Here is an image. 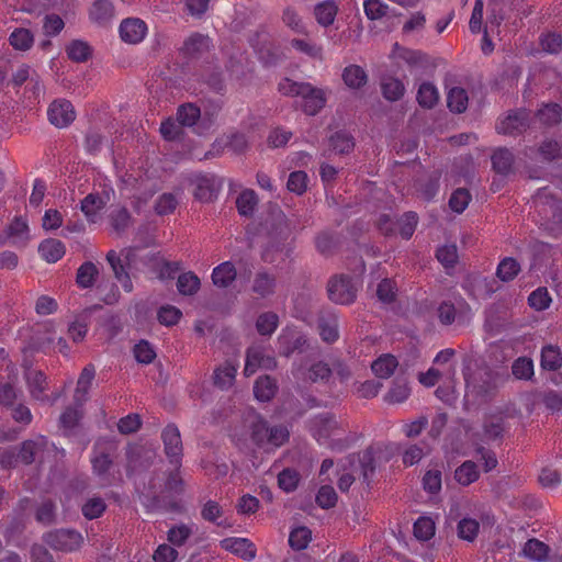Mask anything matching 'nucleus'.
I'll return each mask as SVG.
<instances>
[{
    "label": "nucleus",
    "mask_w": 562,
    "mask_h": 562,
    "mask_svg": "<svg viewBox=\"0 0 562 562\" xmlns=\"http://www.w3.org/2000/svg\"><path fill=\"white\" fill-rule=\"evenodd\" d=\"M263 227L269 243L262 252V259L266 262H273L271 250L282 251L285 248V243L292 235V226L284 212L279 206L272 205Z\"/></svg>",
    "instance_id": "obj_1"
},
{
    "label": "nucleus",
    "mask_w": 562,
    "mask_h": 562,
    "mask_svg": "<svg viewBox=\"0 0 562 562\" xmlns=\"http://www.w3.org/2000/svg\"><path fill=\"white\" fill-rule=\"evenodd\" d=\"M279 91L286 97L302 98V111L311 116L318 114L326 105V93L323 89L310 82H299L283 78L278 86Z\"/></svg>",
    "instance_id": "obj_2"
},
{
    "label": "nucleus",
    "mask_w": 562,
    "mask_h": 562,
    "mask_svg": "<svg viewBox=\"0 0 562 562\" xmlns=\"http://www.w3.org/2000/svg\"><path fill=\"white\" fill-rule=\"evenodd\" d=\"M532 202L544 228L553 236H561L562 200L548 191L547 188H541L532 196Z\"/></svg>",
    "instance_id": "obj_3"
},
{
    "label": "nucleus",
    "mask_w": 562,
    "mask_h": 562,
    "mask_svg": "<svg viewBox=\"0 0 562 562\" xmlns=\"http://www.w3.org/2000/svg\"><path fill=\"white\" fill-rule=\"evenodd\" d=\"M501 380L499 373L491 369H484L471 376H465L468 394L487 403L496 396Z\"/></svg>",
    "instance_id": "obj_4"
},
{
    "label": "nucleus",
    "mask_w": 562,
    "mask_h": 562,
    "mask_svg": "<svg viewBox=\"0 0 562 562\" xmlns=\"http://www.w3.org/2000/svg\"><path fill=\"white\" fill-rule=\"evenodd\" d=\"M327 292L331 302L348 305L355 302L358 289L351 277L341 274L328 281Z\"/></svg>",
    "instance_id": "obj_5"
},
{
    "label": "nucleus",
    "mask_w": 562,
    "mask_h": 562,
    "mask_svg": "<svg viewBox=\"0 0 562 562\" xmlns=\"http://www.w3.org/2000/svg\"><path fill=\"white\" fill-rule=\"evenodd\" d=\"M161 439L169 462L181 467L183 447L179 428L173 424L167 425L161 432Z\"/></svg>",
    "instance_id": "obj_6"
},
{
    "label": "nucleus",
    "mask_w": 562,
    "mask_h": 562,
    "mask_svg": "<svg viewBox=\"0 0 562 562\" xmlns=\"http://www.w3.org/2000/svg\"><path fill=\"white\" fill-rule=\"evenodd\" d=\"M190 183L194 198L200 202L213 201L221 189V181L213 175H196Z\"/></svg>",
    "instance_id": "obj_7"
},
{
    "label": "nucleus",
    "mask_w": 562,
    "mask_h": 562,
    "mask_svg": "<svg viewBox=\"0 0 562 562\" xmlns=\"http://www.w3.org/2000/svg\"><path fill=\"white\" fill-rule=\"evenodd\" d=\"M44 541L54 550L74 551L80 547L82 537L77 531L59 529L47 532L44 536Z\"/></svg>",
    "instance_id": "obj_8"
},
{
    "label": "nucleus",
    "mask_w": 562,
    "mask_h": 562,
    "mask_svg": "<svg viewBox=\"0 0 562 562\" xmlns=\"http://www.w3.org/2000/svg\"><path fill=\"white\" fill-rule=\"evenodd\" d=\"M529 127V112L526 109L510 111L496 126L499 134L520 135Z\"/></svg>",
    "instance_id": "obj_9"
},
{
    "label": "nucleus",
    "mask_w": 562,
    "mask_h": 562,
    "mask_svg": "<svg viewBox=\"0 0 562 562\" xmlns=\"http://www.w3.org/2000/svg\"><path fill=\"white\" fill-rule=\"evenodd\" d=\"M259 368L273 370L277 368V361L274 357L265 353L262 348L251 347L246 353L244 373L247 376L252 375Z\"/></svg>",
    "instance_id": "obj_10"
},
{
    "label": "nucleus",
    "mask_w": 562,
    "mask_h": 562,
    "mask_svg": "<svg viewBox=\"0 0 562 562\" xmlns=\"http://www.w3.org/2000/svg\"><path fill=\"white\" fill-rule=\"evenodd\" d=\"M49 122L56 127L68 126L76 117L72 104L68 100H55L47 111Z\"/></svg>",
    "instance_id": "obj_11"
},
{
    "label": "nucleus",
    "mask_w": 562,
    "mask_h": 562,
    "mask_svg": "<svg viewBox=\"0 0 562 562\" xmlns=\"http://www.w3.org/2000/svg\"><path fill=\"white\" fill-rule=\"evenodd\" d=\"M106 260L113 270L115 279L122 284L126 292H131L133 290V283L127 271V267L130 265V251L123 260L114 250H110L106 254Z\"/></svg>",
    "instance_id": "obj_12"
},
{
    "label": "nucleus",
    "mask_w": 562,
    "mask_h": 562,
    "mask_svg": "<svg viewBox=\"0 0 562 562\" xmlns=\"http://www.w3.org/2000/svg\"><path fill=\"white\" fill-rule=\"evenodd\" d=\"M339 428V423L331 413H323L310 420V429L317 439L329 438Z\"/></svg>",
    "instance_id": "obj_13"
},
{
    "label": "nucleus",
    "mask_w": 562,
    "mask_h": 562,
    "mask_svg": "<svg viewBox=\"0 0 562 562\" xmlns=\"http://www.w3.org/2000/svg\"><path fill=\"white\" fill-rule=\"evenodd\" d=\"M317 329L323 341L333 344L338 340V317L330 311H322L317 317Z\"/></svg>",
    "instance_id": "obj_14"
},
{
    "label": "nucleus",
    "mask_w": 562,
    "mask_h": 562,
    "mask_svg": "<svg viewBox=\"0 0 562 562\" xmlns=\"http://www.w3.org/2000/svg\"><path fill=\"white\" fill-rule=\"evenodd\" d=\"M114 446L95 443L93 457L91 459L92 469L98 476H104L113 464L112 452Z\"/></svg>",
    "instance_id": "obj_15"
},
{
    "label": "nucleus",
    "mask_w": 562,
    "mask_h": 562,
    "mask_svg": "<svg viewBox=\"0 0 562 562\" xmlns=\"http://www.w3.org/2000/svg\"><path fill=\"white\" fill-rule=\"evenodd\" d=\"M221 547L246 561H251L256 557V548L254 543L246 538L223 539L221 541Z\"/></svg>",
    "instance_id": "obj_16"
},
{
    "label": "nucleus",
    "mask_w": 562,
    "mask_h": 562,
    "mask_svg": "<svg viewBox=\"0 0 562 562\" xmlns=\"http://www.w3.org/2000/svg\"><path fill=\"white\" fill-rule=\"evenodd\" d=\"M147 26L139 19H126L120 25L121 38L130 44L140 42L146 34Z\"/></svg>",
    "instance_id": "obj_17"
},
{
    "label": "nucleus",
    "mask_w": 562,
    "mask_h": 562,
    "mask_svg": "<svg viewBox=\"0 0 562 562\" xmlns=\"http://www.w3.org/2000/svg\"><path fill=\"white\" fill-rule=\"evenodd\" d=\"M95 376V369L93 364L86 366L77 381V387L74 393V404L82 407L88 400V392L90 385Z\"/></svg>",
    "instance_id": "obj_18"
},
{
    "label": "nucleus",
    "mask_w": 562,
    "mask_h": 562,
    "mask_svg": "<svg viewBox=\"0 0 562 562\" xmlns=\"http://www.w3.org/2000/svg\"><path fill=\"white\" fill-rule=\"evenodd\" d=\"M492 169L501 175L508 176L513 172V166L515 162V156L507 147H498L493 150L491 156Z\"/></svg>",
    "instance_id": "obj_19"
},
{
    "label": "nucleus",
    "mask_w": 562,
    "mask_h": 562,
    "mask_svg": "<svg viewBox=\"0 0 562 562\" xmlns=\"http://www.w3.org/2000/svg\"><path fill=\"white\" fill-rule=\"evenodd\" d=\"M338 11L335 0H325L314 5L313 14L321 26L328 27L334 24Z\"/></svg>",
    "instance_id": "obj_20"
},
{
    "label": "nucleus",
    "mask_w": 562,
    "mask_h": 562,
    "mask_svg": "<svg viewBox=\"0 0 562 562\" xmlns=\"http://www.w3.org/2000/svg\"><path fill=\"white\" fill-rule=\"evenodd\" d=\"M411 389L408 381L404 375H398L392 383L389 392L384 396V401L389 404L403 403L408 398Z\"/></svg>",
    "instance_id": "obj_21"
},
{
    "label": "nucleus",
    "mask_w": 562,
    "mask_h": 562,
    "mask_svg": "<svg viewBox=\"0 0 562 562\" xmlns=\"http://www.w3.org/2000/svg\"><path fill=\"white\" fill-rule=\"evenodd\" d=\"M29 238V226L21 217H15L5 229V239H10L14 245L24 244ZM4 238L0 236V245Z\"/></svg>",
    "instance_id": "obj_22"
},
{
    "label": "nucleus",
    "mask_w": 562,
    "mask_h": 562,
    "mask_svg": "<svg viewBox=\"0 0 562 562\" xmlns=\"http://www.w3.org/2000/svg\"><path fill=\"white\" fill-rule=\"evenodd\" d=\"M236 276L235 266L231 261H225L213 269L212 281L218 288H228Z\"/></svg>",
    "instance_id": "obj_23"
},
{
    "label": "nucleus",
    "mask_w": 562,
    "mask_h": 562,
    "mask_svg": "<svg viewBox=\"0 0 562 562\" xmlns=\"http://www.w3.org/2000/svg\"><path fill=\"white\" fill-rule=\"evenodd\" d=\"M307 339L304 335L290 334L280 337V355L290 357L295 351L302 352L305 350Z\"/></svg>",
    "instance_id": "obj_24"
},
{
    "label": "nucleus",
    "mask_w": 562,
    "mask_h": 562,
    "mask_svg": "<svg viewBox=\"0 0 562 562\" xmlns=\"http://www.w3.org/2000/svg\"><path fill=\"white\" fill-rule=\"evenodd\" d=\"M342 80L350 89H360L368 82L366 70L359 65H349L342 71Z\"/></svg>",
    "instance_id": "obj_25"
},
{
    "label": "nucleus",
    "mask_w": 562,
    "mask_h": 562,
    "mask_svg": "<svg viewBox=\"0 0 562 562\" xmlns=\"http://www.w3.org/2000/svg\"><path fill=\"white\" fill-rule=\"evenodd\" d=\"M278 391L276 380L269 375L259 376L254 385V394L260 402H269Z\"/></svg>",
    "instance_id": "obj_26"
},
{
    "label": "nucleus",
    "mask_w": 562,
    "mask_h": 562,
    "mask_svg": "<svg viewBox=\"0 0 562 562\" xmlns=\"http://www.w3.org/2000/svg\"><path fill=\"white\" fill-rule=\"evenodd\" d=\"M26 382L31 392V395L40 401L47 398L44 392L47 387L46 375L42 371L29 370L25 373Z\"/></svg>",
    "instance_id": "obj_27"
},
{
    "label": "nucleus",
    "mask_w": 562,
    "mask_h": 562,
    "mask_svg": "<svg viewBox=\"0 0 562 562\" xmlns=\"http://www.w3.org/2000/svg\"><path fill=\"white\" fill-rule=\"evenodd\" d=\"M540 123L547 127H552L562 121V106L558 103H547L536 113Z\"/></svg>",
    "instance_id": "obj_28"
},
{
    "label": "nucleus",
    "mask_w": 562,
    "mask_h": 562,
    "mask_svg": "<svg viewBox=\"0 0 562 562\" xmlns=\"http://www.w3.org/2000/svg\"><path fill=\"white\" fill-rule=\"evenodd\" d=\"M398 367L396 357L390 353L380 356L371 364L373 373L380 379L390 378Z\"/></svg>",
    "instance_id": "obj_29"
},
{
    "label": "nucleus",
    "mask_w": 562,
    "mask_h": 562,
    "mask_svg": "<svg viewBox=\"0 0 562 562\" xmlns=\"http://www.w3.org/2000/svg\"><path fill=\"white\" fill-rule=\"evenodd\" d=\"M540 366L547 371H557L562 367V352L559 347L548 345L541 350Z\"/></svg>",
    "instance_id": "obj_30"
},
{
    "label": "nucleus",
    "mask_w": 562,
    "mask_h": 562,
    "mask_svg": "<svg viewBox=\"0 0 562 562\" xmlns=\"http://www.w3.org/2000/svg\"><path fill=\"white\" fill-rule=\"evenodd\" d=\"M38 251L47 262H56L65 255V246L59 239L48 238L40 244Z\"/></svg>",
    "instance_id": "obj_31"
},
{
    "label": "nucleus",
    "mask_w": 562,
    "mask_h": 562,
    "mask_svg": "<svg viewBox=\"0 0 562 562\" xmlns=\"http://www.w3.org/2000/svg\"><path fill=\"white\" fill-rule=\"evenodd\" d=\"M276 284L277 280L273 274L260 271L254 279L252 291L261 297H266L274 293Z\"/></svg>",
    "instance_id": "obj_32"
},
{
    "label": "nucleus",
    "mask_w": 562,
    "mask_h": 562,
    "mask_svg": "<svg viewBox=\"0 0 562 562\" xmlns=\"http://www.w3.org/2000/svg\"><path fill=\"white\" fill-rule=\"evenodd\" d=\"M258 204V196L251 189L241 191L236 199V207L241 216L250 217L254 215Z\"/></svg>",
    "instance_id": "obj_33"
},
{
    "label": "nucleus",
    "mask_w": 562,
    "mask_h": 562,
    "mask_svg": "<svg viewBox=\"0 0 562 562\" xmlns=\"http://www.w3.org/2000/svg\"><path fill=\"white\" fill-rule=\"evenodd\" d=\"M66 53L70 60L75 63H85L91 57L92 49L87 42L74 40L67 45Z\"/></svg>",
    "instance_id": "obj_34"
},
{
    "label": "nucleus",
    "mask_w": 562,
    "mask_h": 562,
    "mask_svg": "<svg viewBox=\"0 0 562 562\" xmlns=\"http://www.w3.org/2000/svg\"><path fill=\"white\" fill-rule=\"evenodd\" d=\"M480 476L477 465L473 461H464L454 471V480L463 485L468 486L475 482Z\"/></svg>",
    "instance_id": "obj_35"
},
{
    "label": "nucleus",
    "mask_w": 562,
    "mask_h": 562,
    "mask_svg": "<svg viewBox=\"0 0 562 562\" xmlns=\"http://www.w3.org/2000/svg\"><path fill=\"white\" fill-rule=\"evenodd\" d=\"M512 373L517 380L533 381V361L528 357H519L512 363Z\"/></svg>",
    "instance_id": "obj_36"
},
{
    "label": "nucleus",
    "mask_w": 562,
    "mask_h": 562,
    "mask_svg": "<svg viewBox=\"0 0 562 562\" xmlns=\"http://www.w3.org/2000/svg\"><path fill=\"white\" fill-rule=\"evenodd\" d=\"M250 438L258 447L268 445L269 441V424L261 416L256 418L250 424Z\"/></svg>",
    "instance_id": "obj_37"
},
{
    "label": "nucleus",
    "mask_w": 562,
    "mask_h": 562,
    "mask_svg": "<svg viewBox=\"0 0 562 562\" xmlns=\"http://www.w3.org/2000/svg\"><path fill=\"white\" fill-rule=\"evenodd\" d=\"M98 274L99 271L95 265L91 261H86L77 270L76 282L80 288H92Z\"/></svg>",
    "instance_id": "obj_38"
},
{
    "label": "nucleus",
    "mask_w": 562,
    "mask_h": 562,
    "mask_svg": "<svg viewBox=\"0 0 562 562\" xmlns=\"http://www.w3.org/2000/svg\"><path fill=\"white\" fill-rule=\"evenodd\" d=\"M505 419L503 417H491L484 420L483 434L488 441L502 440L505 432Z\"/></svg>",
    "instance_id": "obj_39"
},
{
    "label": "nucleus",
    "mask_w": 562,
    "mask_h": 562,
    "mask_svg": "<svg viewBox=\"0 0 562 562\" xmlns=\"http://www.w3.org/2000/svg\"><path fill=\"white\" fill-rule=\"evenodd\" d=\"M201 116V110L193 103L181 104L177 110V122L183 127L193 126Z\"/></svg>",
    "instance_id": "obj_40"
},
{
    "label": "nucleus",
    "mask_w": 562,
    "mask_h": 562,
    "mask_svg": "<svg viewBox=\"0 0 562 562\" xmlns=\"http://www.w3.org/2000/svg\"><path fill=\"white\" fill-rule=\"evenodd\" d=\"M329 145L334 151L344 155L349 154L353 149L355 140L349 133L338 131L329 137Z\"/></svg>",
    "instance_id": "obj_41"
},
{
    "label": "nucleus",
    "mask_w": 562,
    "mask_h": 562,
    "mask_svg": "<svg viewBox=\"0 0 562 562\" xmlns=\"http://www.w3.org/2000/svg\"><path fill=\"white\" fill-rule=\"evenodd\" d=\"M468 93L463 88L453 87L447 95V104L451 112L463 113L468 108Z\"/></svg>",
    "instance_id": "obj_42"
},
{
    "label": "nucleus",
    "mask_w": 562,
    "mask_h": 562,
    "mask_svg": "<svg viewBox=\"0 0 562 562\" xmlns=\"http://www.w3.org/2000/svg\"><path fill=\"white\" fill-rule=\"evenodd\" d=\"M200 286V279L192 271L183 272L178 277L177 289L182 295H194Z\"/></svg>",
    "instance_id": "obj_43"
},
{
    "label": "nucleus",
    "mask_w": 562,
    "mask_h": 562,
    "mask_svg": "<svg viewBox=\"0 0 562 562\" xmlns=\"http://www.w3.org/2000/svg\"><path fill=\"white\" fill-rule=\"evenodd\" d=\"M114 13L113 4L110 0H95L90 10V18L100 24L108 22Z\"/></svg>",
    "instance_id": "obj_44"
},
{
    "label": "nucleus",
    "mask_w": 562,
    "mask_h": 562,
    "mask_svg": "<svg viewBox=\"0 0 562 562\" xmlns=\"http://www.w3.org/2000/svg\"><path fill=\"white\" fill-rule=\"evenodd\" d=\"M383 97L389 101L400 100L405 91V87L401 80L394 77L384 78L381 82Z\"/></svg>",
    "instance_id": "obj_45"
},
{
    "label": "nucleus",
    "mask_w": 562,
    "mask_h": 562,
    "mask_svg": "<svg viewBox=\"0 0 562 562\" xmlns=\"http://www.w3.org/2000/svg\"><path fill=\"white\" fill-rule=\"evenodd\" d=\"M538 153L546 161H562V143L554 139H544L540 144Z\"/></svg>",
    "instance_id": "obj_46"
},
{
    "label": "nucleus",
    "mask_w": 562,
    "mask_h": 562,
    "mask_svg": "<svg viewBox=\"0 0 562 562\" xmlns=\"http://www.w3.org/2000/svg\"><path fill=\"white\" fill-rule=\"evenodd\" d=\"M236 375V368L229 363L215 369L213 373L214 385L226 390L233 385Z\"/></svg>",
    "instance_id": "obj_47"
},
{
    "label": "nucleus",
    "mask_w": 562,
    "mask_h": 562,
    "mask_svg": "<svg viewBox=\"0 0 562 562\" xmlns=\"http://www.w3.org/2000/svg\"><path fill=\"white\" fill-rule=\"evenodd\" d=\"M524 554L535 561H544L548 557L550 548L538 539H529L524 546Z\"/></svg>",
    "instance_id": "obj_48"
},
{
    "label": "nucleus",
    "mask_w": 562,
    "mask_h": 562,
    "mask_svg": "<svg viewBox=\"0 0 562 562\" xmlns=\"http://www.w3.org/2000/svg\"><path fill=\"white\" fill-rule=\"evenodd\" d=\"M519 271H520L519 262L512 257H506L498 263V267L496 270V276L503 282H509L517 277Z\"/></svg>",
    "instance_id": "obj_49"
},
{
    "label": "nucleus",
    "mask_w": 562,
    "mask_h": 562,
    "mask_svg": "<svg viewBox=\"0 0 562 562\" xmlns=\"http://www.w3.org/2000/svg\"><path fill=\"white\" fill-rule=\"evenodd\" d=\"M438 99V91L432 83L424 82L420 85L417 92V101L420 106L431 109L437 104Z\"/></svg>",
    "instance_id": "obj_50"
},
{
    "label": "nucleus",
    "mask_w": 562,
    "mask_h": 562,
    "mask_svg": "<svg viewBox=\"0 0 562 562\" xmlns=\"http://www.w3.org/2000/svg\"><path fill=\"white\" fill-rule=\"evenodd\" d=\"M9 42L15 49L27 50L33 45L34 36L30 30L20 27L11 33Z\"/></svg>",
    "instance_id": "obj_51"
},
{
    "label": "nucleus",
    "mask_w": 562,
    "mask_h": 562,
    "mask_svg": "<svg viewBox=\"0 0 562 562\" xmlns=\"http://www.w3.org/2000/svg\"><path fill=\"white\" fill-rule=\"evenodd\" d=\"M300 480L301 475L295 469L285 468L278 474V485L285 493L295 491Z\"/></svg>",
    "instance_id": "obj_52"
},
{
    "label": "nucleus",
    "mask_w": 562,
    "mask_h": 562,
    "mask_svg": "<svg viewBox=\"0 0 562 562\" xmlns=\"http://www.w3.org/2000/svg\"><path fill=\"white\" fill-rule=\"evenodd\" d=\"M360 467L363 481H370V477L374 474L375 470L379 465L378 461L374 458L373 446L368 447L362 456L360 457Z\"/></svg>",
    "instance_id": "obj_53"
},
{
    "label": "nucleus",
    "mask_w": 562,
    "mask_h": 562,
    "mask_svg": "<svg viewBox=\"0 0 562 562\" xmlns=\"http://www.w3.org/2000/svg\"><path fill=\"white\" fill-rule=\"evenodd\" d=\"M105 201L98 193H89L81 201V211L91 222H93V216H95L98 211L103 209Z\"/></svg>",
    "instance_id": "obj_54"
},
{
    "label": "nucleus",
    "mask_w": 562,
    "mask_h": 562,
    "mask_svg": "<svg viewBox=\"0 0 562 562\" xmlns=\"http://www.w3.org/2000/svg\"><path fill=\"white\" fill-rule=\"evenodd\" d=\"M417 222L418 217L416 213H404L398 220H396V228H398L400 235L404 239H409L416 229Z\"/></svg>",
    "instance_id": "obj_55"
},
{
    "label": "nucleus",
    "mask_w": 562,
    "mask_h": 562,
    "mask_svg": "<svg viewBox=\"0 0 562 562\" xmlns=\"http://www.w3.org/2000/svg\"><path fill=\"white\" fill-rule=\"evenodd\" d=\"M202 81L214 92L223 94L226 90V83L224 79V74L220 69H212L206 71Z\"/></svg>",
    "instance_id": "obj_56"
},
{
    "label": "nucleus",
    "mask_w": 562,
    "mask_h": 562,
    "mask_svg": "<svg viewBox=\"0 0 562 562\" xmlns=\"http://www.w3.org/2000/svg\"><path fill=\"white\" fill-rule=\"evenodd\" d=\"M105 509L106 504L101 497H91L81 507L82 515L90 520L101 517Z\"/></svg>",
    "instance_id": "obj_57"
},
{
    "label": "nucleus",
    "mask_w": 562,
    "mask_h": 562,
    "mask_svg": "<svg viewBox=\"0 0 562 562\" xmlns=\"http://www.w3.org/2000/svg\"><path fill=\"white\" fill-rule=\"evenodd\" d=\"M43 449V441L25 440L22 442L18 459L24 464L35 461L36 453Z\"/></svg>",
    "instance_id": "obj_58"
},
{
    "label": "nucleus",
    "mask_w": 562,
    "mask_h": 562,
    "mask_svg": "<svg viewBox=\"0 0 562 562\" xmlns=\"http://www.w3.org/2000/svg\"><path fill=\"white\" fill-rule=\"evenodd\" d=\"M435 535V522L429 517H419L414 524V536L418 540L427 541Z\"/></svg>",
    "instance_id": "obj_59"
},
{
    "label": "nucleus",
    "mask_w": 562,
    "mask_h": 562,
    "mask_svg": "<svg viewBox=\"0 0 562 562\" xmlns=\"http://www.w3.org/2000/svg\"><path fill=\"white\" fill-rule=\"evenodd\" d=\"M440 176V172L436 170L418 183V190L426 200H431L438 192Z\"/></svg>",
    "instance_id": "obj_60"
},
{
    "label": "nucleus",
    "mask_w": 562,
    "mask_h": 562,
    "mask_svg": "<svg viewBox=\"0 0 562 562\" xmlns=\"http://www.w3.org/2000/svg\"><path fill=\"white\" fill-rule=\"evenodd\" d=\"M312 532L307 527H297L289 536V544L295 550H303L311 541Z\"/></svg>",
    "instance_id": "obj_61"
},
{
    "label": "nucleus",
    "mask_w": 562,
    "mask_h": 562,
    "mask_svg": "<svg viewBox=\"0 0 562 562\" xmlns=\"http://www.w3.org/2000/svg\"><path fill=\"white\" fill-rule=\"evenodd\" d=\"M338 496L334 487L330 485H323L316 494V503L323 509L333 508L337 503Z\"/></svg>",
    "instance_id": "obj_62"
},
{
    "label": "nucleus",
    "mask_w": 562,
    "mask_h": 562,
    "mask_svg": "<svg viewBox=\"0 0 562 562\" xmlns=\"http://www.w3.org/2000/svg\"><path fill=\"white\" fill-rule=\"evenodd\" d=\"M278 315L272 312L262 313L259 315L256 327L260 335H271L278 326Z\"/></svg>",
    "instance_id": "obj_63"
},
{
    "label": "nucleus",
    "mask_w": 562,
    "mask_h": 562,
    "mask_svg": "<svg viewBox=\"0 0 562 562\" xmlns=\"http://www.w3.org/2000/svg\"><path fill=\"white\" fill-rule=\"evenodd\" d=\"M133 352L136 361L143 364H149L156 358V352L147 340H140L136 344Z\"/></svg>",
    "instance_id": "obj_64"
}]
</instances>
